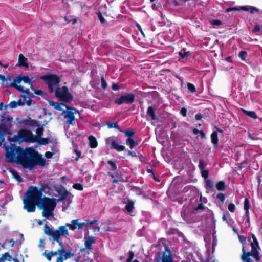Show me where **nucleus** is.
Instances as JSON below:
<instances>
[{
    "label": "nucleus",
    "instance_id": "f257e3e1",
    "mask_svg": "<svg viewBox=\"0 0 262 262\" xmlns=\"http://www.w3.org/2000/svg\"><path fill=\"white\" fill-rule=\"evenodd\" d=\"M6 158L8 161L22 165L23 168L32 170L35 166L43 167L46 161L41 154L32 147L24 148L14 144L6 147Z\"/></svg>",
    "mask_w": 262,
    "mask_h": 262
},
{
    "label": "nucleus",
    "instance_id": "f03ea898",
    "mask_svg": "<svg viewBox=\"0 0 262 262\" xmlns=\"http://www.w3.org/2000/svg\"><path fill=\"white\" fill-rule=\"evenodd\" d=\"M47 186L43 184L39 188L34 186L29 188L26 192V198L23 200L24 208L28 212H35L36 206L38 207L43 195L42 192Z\"/></svg>",
    "mask_w": 262,
    "mask_h": 262
},
{
    "label": "nucleus",
    "instance_id": "7ed1b4c3",
    "mask_svg": "<svg viewBox=\"0 0 262 262\" xmlns=\"http://www.w3.org/2000/svg\"><path fill=\"white\" fill-rule=\"evenodd\" d=\"M10 143L17 142L20 144L23 142L33 143L36 142L32 132L27 129H20L17 135H14L12 138H8Z\"/></svg>",
    "mask_w": 262,
    "mask_h": 262
},
{
    "label": "nucleus",
    "instance_id": "20e7f679",
    "mask_svg": "<svg viewBox=\"0 0 262 262\" xmlns=\"http://www.w3.org/2000/svg\"><path fill=\"white\" fill-rule=\"evenodd\" d=\"M251 237L253 239L252 241H251V238H248V241L250 243L251 251H246L245 250V247L243 245L242 247V255H251V257L255 259L256 262H259L260 261V256L259 255V250L260 249V247L259 242L256 236L254 234H251Z\"/></svg>",
    "mask_w": 262,
    "mask_h": 262
},
{
    "label": "nucleus",
    "instance_id": "39448f33",
    "mask_svg": "<svg viewBox=\"0 0 262 262\" xmlns=\"http://www.w3.org/2000/svg\"><path fill=\"white\" fill-rule=\"evenodd\" d=\"M76 114H79V111L77 109L67 105L66 106L65 108L62 110L60 115L66 120L67 124L68 125H74L76 120L75 115Z\"/></svg>",
    "mask_w": 262,
    "mask_h": 262
},
{
    "label": "nucleus",
    "instance_id": "423d86ee",
    "mask_svg": "<svg viewBox=\"0 0 262 262\" xmlns=\"http://www.w3.org/2000/svg\"><path fill=\"white\" fill-rule=\"evenodd\" d=\"M40 79L43 80L46 84H47L50 93H52L54 92L55 86H57L60 82V77L55 74L42 75L40 77Z\"/></svg>",
    "mask_w": 262,
    "mask_h": 262
},
{
    "label": "nucleus",
    "instance_id": "0eeeda50",
    "mask_svg": "<svg viewBox=\"0 0 262 262\" xmlns=\"http://www.w3.org/2000/svg\"><path fill=\"white\" fill-rule=\"evenodd\" d=\"M55 96L60 100L66 102H70L73 100V96L69 92L67 86H63L62 87H57L54 92Z\"/></svg>",
    "mask_w": 262,
    "mask_h": 262
},
{
    "label": "nucleus",
    "instance_id": "6e6552de",
    "mask_svg": "<svg viewBox=\"0 0 262 262\" xmlns=\"http://www.w3.org/2000/svg\"><path fill=\"white\" fill-rule=\"evenodd\" d=\"M106 146L110 149H114L117 152L124 151L126 149L123 143V145H119L117 142V137L115 136H110L105 140Z\"/></svg>",
    "mask_w": 262,
    "mask_h": 262
},
{
    "label": "nucleus",
    "instance_id": "1a4fd4ad",
    "mask_svg": "<svg viewBox=\"0 0 262 262\" xmlns=\"http://www.w3.org/2000/svg\"><path fill=\"white\" fill-rule=\"evenodd\" d=\"M56 199L44 196L41 198L38 208L40 209H44L54 211L56 206Z\"/></svg>",
    "mask_w": 262,
    "mask_h": 262
},
{
    "label": "nucleus",
    "instance_id": "9d476101",
    "mask_svg": "<svg viewBox=\"0 0 262 262\" xmlns=\"http://www.w3.org/2000/svg\"><path fill=\"white\" fill-rule=\"evenodd\" d=\"M135 96L133 93H126L124 95H121L119 98L114 101L116 104L120 105L122 104H130L135 101Z\"/></svg>",
    "mask_w": 262,
    "mask_h": 262
},
{
    "label": "nucleus",
    "instance_id": "9b49d317",
    "mask_svg": "<svg viewBox=\"0 0 262 262\" xmlns=\"http://www.w3.org/2000/svg\"><path fill=\"white\" fill-rule=\"evenodd\" d=\"M98 222V220L97 219H94L93 220L86 219L83 222L81 223V225L83 227V230L85 231V236L89 234V228L88 226V225L92 226V228L94 229H97L98 230H99Z\"/></svg>",
    "mask_w": 262,
    "mask_h": 262
},
{
    "label": "nucleus",
    "instance_id": "f8f14e48",
    "mask_svg": "<svg viewBox=\"0 0 262 262\" xmlns=\"http://www.w3.org/2000/svg\"><path fill=\"white\" fill-rule=\"evenodd\" d=\"M66 227V226H59L56 230L54 231L52 230L47 224H45L44 226V233L48 236H51L53 239L54 238H58L61 230L62 229L63 230Z\"/></svg>",
    "mask_w": 262,
    "mask_h": 262
},
{
    "label": "nucleus",
    "instance_id": "ddd939ff",
    "mask_svg": "<svg viewBox=\"0 0 262 262\" xmlns=\"http://www.w3.org/2000/svg\"><path fill=\"white\" fill-rule=\"evenodd\" d=\"M156 262H173L171 255V251L168 247L165 246V251L163 252L162 257L159 256Z\"/></svg>",
    "mask_w": 262,
    "mask_h": 262
},
{
    "label": "nucleus",
    "instance_id": "4468645a",
    "mask_svg": "<svg viewBox=\"0 0 262 262\" xmlns=\"http://www.w3.org/2000/svg\"><path fill=\"white\" fill-rule=\"evenodd\" d=\"M56 191L59 195V198L56 199V202H62L65 200L66 198L69 196V195L73 196V195L70 193V192L66 189V188L63 186H61L60 187L58 188Z\"/></svg>",
    "mask_w": 262,
    "mask_h": 262
},
{
    "label": "nucleus",
    "instance_id": "2eb2a0df",
    "mask_svg": "<svg viewBox=\"0 0 262 262\" xmlns=\"http://www.w3.org/2000/svg\"><path fill=\"white\" fill-rule=\"evenodd\" d=\"M86 236H85L84 237V245L85 248L80 249L81 252H85L86 249L91 252L92 250V245L95 244L96 242L94 236H89L88 238H86Z\"/></svg>",
    "mask_w": 262,
    "mask_h": 262
},
{
    "label": "nucleus",
    "instance_id": "dca6fc26",
    "mask_svg": "<svg viewBox=\"0 0 262 262\" xmlns=\"http://www.w3.org/2000/svg\"><path fill=\"white\" fill-rule=\"evenodd\" d=\"M78 219H75L71 221V223H67L65 226L68 227L72 231L77 229L78 230H83V227L81 225V223L78 222Z\"/></svg>",
    "mask_w": 262,
    "mask_h": 262
},
{
    "label": "nucleus",
    "instance_id": "f3484780",
    "mask_svg": "<svg viewBox=\"0 0 262 262\" xmlns=\"http://www.w3.org/2000/svg\"><path fill=\"white\" fill-rule=\"evenodd\" d=\"M19 124L26 126L36 127L39 126L38 122L36 120L28 118L27 119H21L19 121Z\"/></svg>",
    "mask_w": 262,
    "mask_h": 262
},
{
    "label": "nucleus",
    "instance_id": "a211bd4d",
    "mask_svg": "<svg viewBox=\"0 0 262 262\" xmlns=\"http://www.w3.org/2000/svg\"><path fill=\"white\" fill-rule=\"evenodd\" d=\"M69 232L67 228L66 227L63 230H61V232L59 233V235H58V237L57 238H54L53 241L57 242L60 246L59 249H65V246L62 242V241H60V238L61 236H63L64 235H69Z\"/></svg>",
    "mask_w": 262,
    "mask_h": 262
},
{
    "label": "nucleus",
    "instance_id": "6ab92c4d",
    "mask_svg": "<svg viewBox=\"0 0 262 262\" xmlns=\"http://www.w3.org/2000/svg\"><path fill=\"white\" fill-rule=\"evenodd\" d=\"M58 254H62L65 259H68L73 257L74 256V253L71 250H66L65 249H58L57 250Z\"/></svg>",
    "mask_w": 262,
    "mask_h": 262
},
{
    "label": "nucleus",
    "instance_id": "aec40b11",
    "mask_svg": "<svg viewBox=\"0 0 262 262\" xmlns=\"http://www.w3.org/2000/svg\"><path fill=\"white\" fill-rule=\"evenodd\" d=\"M23 81L25 83H27L32 86L33 82L28 76H18L16 78L14 79V82H17L18 84L20 83L21 81Z\"/></svg>",
    "mask_w": 262,
    "mask_h": 262
},
{
    "label": "nucleus",
    "instance_id": "412c9836",
    "mask_svg": "<svg viewBox=\"0 0 262 262\" xmlns=\"http://www.w3.org/2000/svg\"><path fill=\"white\" fill-rule=\"evenodd\" d=\"M146 116L147 119L149 117L152 121H155L158 119V117L156 115L155 109L152 106H149L148 107Z\"/></svg>",
    "mask_w": 262,
    "mask_h": 262
},
{
    "label": "nucleus",
    "instance_id": "4be33fe9",
    "mask_svg": "<svg viewBox=\"0 0 262 262\" xmlns=\"http://www.w3.org/2000/svg\"><path fill=\"white\" fill-rule=\"evenodd\" d=\"M49 105L53 107L54 109L61 111L64 109L63 107H65L67 105V104H64L62 103H59L52 101H49Z\"/></svg>",
    "mask_w": 262,
    "mask_h": 262
},
{
    "label": "nucleus",
    "instance_id": "5701e85b",
    "mask_svg": "<svg viewBox=\"0 0 262 262\" xmlns=\"http://www.w3.org/2000/svg\"><path fill=\"white\" fill-rule=\"evenodd\" d=\"M239 10H242L245 11H249L251 14H253L254 12H258L259 10L256 7H254L250 6H244L240 8Z\"/></svg>",
    "mask_w": 262,
    "mask_h": 262
},
{
    "label": "nucleus",
    "instance_id": "b1692460",
    "mask_svg": "<svg viewBox=\"0 0 262 262\" xmlns=\"http://www.w3.org/2000/svg\"><path fill=\"white\" fill-rule=\"evenodd\" d=\"M88 139L89 140L90 147L91 148H96L98 146V142L96 138L94 136L91 135L89 137Z\"/></svg>",
    "mask_w": 262,
    "mask_h": 262
},
{
    "label": "nucleus",
    "instance_id": "393cba45",
    "mask_svg": "<svg viewBox=\"0 0 262 262\" xmlns=\"http://www.w3.org/2000/svg\"><path fill=\"white\" fill-rule=\"evenodd\" d=\"M114 171L115 172L114 174L110 171H108L107 173L109 176H110L112 178L115 177L118 179H123V173L119 170L117 169V170Z\"/></svg>",
    "mask_w": 262,
    "mask_h": 262
},
{
    "label": "nucleus",
    "instance_id": "a878e982",
    "mask_svg": "<svg viewBox=\"0 0 262 262\" xmlns=\"http://www.w3.org/2000/svg\"><path fill=\"white\" fill-rule=\"evenodd\" d=\"M13 257L11 256L8 252H5L4 254H2V256L0 257V262H6V260L8 261H12Z\"/></svg>",
    "mask_w": 262,
    "mask_h": 262
},
{
    "label": "nucleus",
    "instance_id": "bb28decb",
    "mask_svg": "<svg viewBox=\"0 0 262 262\" xmlns=\"http://www.w3.org/2000/svg\"><path fill=\"white\" fill-rule=\"evenodd\" d=\"M27 61V59L22 54H20L18 56L19 65L20 66L28 67V64Z\"/></svg>",
    "mask_w": 262,
    "mask_h": 262
},
{
    "label": "nucleus",
    "instance_id": "cd10ccee",
    "mask_svg": "<svg viewBox=\"0 0 262 262\" xmlns=\"http://www.w3.org/2000/svg\"><path fill=\"white\" fill-rule=\"evenodd\" d=\"M211 143L214 145V146L216 147L219 142L217 132H213L211 134Z\"/></svg>",
    "mask_w": 262,
    "mask_h": 262
},
{
    "label": "nucleus",
    "instance_id": "c85d7f7f",
    "mask_svg": "<svg viewBox=\"0 0 262 262\" xmlns=\"http://www.w3.org/2000/svg\"><path fill=\"white\" fill-rule=\"evenodd\" d=\"M47 250L45 251V252L43 253V255H44L46 257L47 259L49 261H50L51 260L52 257L53 256H56L58 254L57 251H51L48 253H47Z\"/></svg>",
    "mask_w": 262,
    "mask_h": 262
},
{
    "label": "nucleus",
    "instance_id": "c756f323",
    "mask_svg": "<svg viewBox=\"0 0 262 262\" xmlns=\"http://www.w3.org/2000/svg\"><path fill=\"white\" fill-rule=\"evenodd\" d=\"M9 171L12 176V177L14 178L18 182H23L22 178L16 170L14 169H10Z\"/></svg>",
    "mask_w": 262,
    "mask_h": 262
},
{
    "label": "nucleus",
    "instance_id": "7c9ffc66",
    "mask_svg": "<svg viewBox=\"0 0 262 262\" xmlns=\"http://www.w3.org/2000/svg\"><path fill=\"white\" fill-rule=\"evenodd\" d=\"M0 132L2 135L4 137L7 134H10V128L4 124H1L0 125Z\"/></svg>",
    "mask_w": 262,
    "mask_h": 262
},
{
    "label": "nucleus",
    "instance_id": "2f4dec72",
    "mask_svg": "<svg viewBox=\"0 0 262 262\" xmlns=\"http://www.w3.org/2000/svg\"><path fill=\"white\" fill-rule=\"evenodd\" d=\"M215 187L219 191L225 190L226 188L225 182L223 181L218 182L215 185Z\"/></svg>",
    "mask_w": 262,
    "mask_h": 262
},
{
    "label": "nucleus",
    "instance_id": "473e14b6",
    "mask_svg": "<svg viewBox=\"0 0 262 262\" xmlns=\"http://www.w3.org/2000/svg\"><path fill=\"white\" fill-rule=\"evenodd\" d=\"M242 111L245 115H246L254 119H256V118H257V115L254 111H247L245 109H242Z\"/></svg>",
    "mask_w": 262,
    "mask_h": 262
},
{
    "label": "nucleus",
    "instance_id": "72a5a7b5",
    "mask_svg": "<svg viewBox=\"0 0 262 262\" xmlns=\"http://www.w3.org/2000/svg\"><path fill=\"white\" fill-rule=\"evenodd\" d=\"M118 130L123 132L125 134V137H127V139H132L133 136L134 135L135 132L133 130H123L120 128H118Z\"/></svg>",
    "mask_w": 262,
    "mask_h": 262
},
{
    "label": "nucleus",
    "instance_id": "f704fd0d",
    "mask_svg": "<svg viewBox=\"0 0 262 262\" xmlns=\"http://www.w3.org/2000/svg\"><path fill=\"white\" fill-rule=\"evenodd\" d=\"M134 208V203L132 200H129L125 206V209L128 213H132Z\"/></svg>",
    "mask_w": 262,
    "mask_h": 262
},
{
    "label": "nucleus",
    "instance_id": "c9c22d12",
    "mask_svg": "<svg viewBox=\"0 0 262 262\" xmlns=\"http://www.w3.org/2000/svg\"><path fill=\"white\" fill-rule=\"evenodd\" d=\"M205 187L207 190L210 191L213 190V183L212 180L210 179L206 180Z\"/></svg>",
    "mask_w": 262,
    "mask_h": 262
},
{
    "label": "nucleus",
    "instance_id": "e433bc0d",
    "mask_svg": "<svg viewBox=\"0 0 262 262\" xmlns=\"http://www.w3.org/2000/svg\"><path fill=\"white\" fill-rule=\"evenodd\" d=\"M40 145H46L50 142L49 139L48 138H38L37 141L36 142Z\"/></svg>",
    "mask_w": 262,
    "mask_h": 262
},
{
    "label": "nucleus",
    "instance_id": "4c0bfd02",
    "mask_svg": "<svg viewBox=\"0 0 262 262\" xmlns=\"http://www.w3.org/2000/svg\"><path fill=\"white\" fill-rule=\"evenodd\" d=\"M126 143L127 145H129V147L131 149H133L135 146L138 145V143L135 141L133 139H126Z\"/></svg>",
    "mask_w": 262,
    "mask_h": 262
},
{
    "label": "nucleus",
    "instance_id": "58836bf2",
    "mask_svg": "<svg viewBox=\"0 0 262 262\" xmlns=\"http://www.w3.org/2000/svg\"><path fill=\"white\" fill-rule=\"evenodd\" d=\"M189 210L187 207H183L181 211V216L184 220L187 221L189 219L188 217Z\"/></svg>",
    "mask_w": 262,
    "mask_h": 262
},
{
    "label": "nucleus",
    "instance_id": "ea45409f",
    "mask_svg": "<svg viewBox=\"0 0 262 262\" xmlns=\"http://www.w3.org/2000/svg\"><path fill=\"white\" fill-rule=\"evenodd\" d=\"M178 54L182 59H184L188 57L190 55V51H185V49H183L178 52Z\"/></svg>",
    "mask_w": 262,
    "mask_h": 262
},
{
    "label": "nucleus",
    "instance_id": "a19ab883",
    "mask_svg": "<svg viewBox=\"0 0 262 262\" xmlns=\"http://www.w3.org/2000/svg\"><path fill=\"white\" fill-rule=\"evenodd\" d=\"M64 20L67 23H71L72 25H74L77 21V18L71 16H66L64 17Z\"/></svg>",
    "mask_w": 262,
    "mask_h": 262
},
{
    "label": "nucleus",
    "instance_id": "79ce46f5",
    "mask_svg": "<svg viewBox=\"0 0 262 262\" xmlns=\"http://www.w3.org/2000/svg\"><path fill=\"white\" fill-rule=\"evenodd\" d=\"M107 163L110 166V170L111 171H115L117 169V166L115 162L112 160H108Z\"/></svg>",
    "mask_w": 262,
    "mask_h": 262
},
{
    "label": "nucleus",
    "instance_id": "37998d69",
    "mask_svg": "<svg viewBox=\"0 0 262 262\" xmlns=\"http://www.w3.org/2000/svg\"><path fill=\"white\" fill-rule=\"evenodd\" d=\"M17 84V83L14 82V80L13 82L11 83L10 86L15 88L17 91L22 93V92L24 91L23 86H22L21 85H18Z\"/></svg>",
    "mask_w": 262,
    "mask_h": 262
},
{
    "label": "nucleus",
    "instance_id": "c03bdc74",
    "mask_svg": "<svg viewBox=\"0 0 262 262\" xmlns=\"http://www.w3.org/2000/svg\"><path fill=\"white\" fill-rule=\"evenodd\" d=\"M106 125L107 126V128L109 129L115 128H119L118 127V122H106Z\"/></svg>",
    "mask_w": 262,
    "mask_h": 262
},
{
    "label": "nucleus",
    "instance_id": "a18cd8bd",
    "mask_svg": "<svg viewBox=\"0 0 262 262\" xmlns=\"http://www.w3.org/2000/svg\"><path fill=\"white\" fill-rule=\"evenodd\" d=\"M43 128H38L36 130V135L34 136L35 138H36V141H37V139L38 138H40L41 137V136L43 135Z\"/></svg>",
    "mask_w": 262,
    "mask_h": 262
},
{
    "label": "nucleus",
    "instance_id": "49530a36",
    "mask_svg": "<svg viewBox=\"0 0 262 262\" xmlns=\"http://www.w3.org/2000/svg\"><path fill=\"white\" fill-rule=\"evenodd\" d=\"M21 97L24 98L22 100L21 99L18 100L16 101L17 105L19 106H24L25 104V101L27 98V96L26 95H21Z\"/></svg>",
    "mask_w": 262,
    "mask_h": 262
},
{
    "label": "nucleus",
    "instance_id": "de8ad7c7",
    "mask_svg": "<svg viewBox=\"0 0 262 262\" xmlns=\"http://www.w3.org/2000/svg\"><path fill=\"white\" fill-rule=\"evenodd\" d=\"M43 209V211L42 212V216L43 217H46V219H49L50 216L51 214V213L53 211H50V210H48V209Z\"/></svg>",
    "mask_w": 262,
    "mask_h": 262
},
{
    "label": "nucleus",
    "instance_id": "09e8293b",
    "mask_svg": "<svg viewBox=\"0 0 262 262\" xmlns=\"http://www.w3.org/2000/svg\"><path fill=\"white\" fill-rule=\"evenodd\" d=\"M8 106L11 108H15L18 106L17 105L16 101H11L8 104H6L5 105V109L6 110Z\"/></svg>",
    "mask_w": 262,
    "mask_h": 262
},
{
    "label": "nucleus",
    "instance_id": "8fccbe9b",
    "mask_svg": "<svg viewBox=\"0 0 262 262\" xmlns=\"http://www.w3.org/2000/svg\"><path fill=\"white\" fill-rule=\"evenodd\" d=\"M73 188L75 189L82 191L83 190V185L80 183H75L73 185Z\"/></svg>",
    "mask_w": 262,
    "mask_h": 262
},
{
    "label": "nucleus",
    "instance_id": "3c124183",
    "mask_svg": "<svg viewBox=\"0 0 262 262\" xmlns=\"http://www.w3.org/2000/svg\"><path fill=\"white\" fill-rule=\"evenodd\" d=\"M206 166V164L205 163L204 160L203 159H200L199 160V164L198 165V167L200 170H205L204 168Z\"/></svg>",
    "mask_w": 262,
    "mask_h": 262
},
{
    "label": "nucleus",
    "instance_id": "603ef678",
    "mask_svg": "<svg viewBox=\"0 0 262 262\" xmlns=\"http://www.w3.org/2000/svg\"><path fill=\"white\" fill-rule=\"evenodd\" d=\"M187 88L191 93L195 92L196 91L195 85L191 83H187Z\"/></svg>",
    "mask_w": 262,
    "mask_h": 262
},
{
    "label": "nucleus",
    "instance_id": "864d4df0",
    "mask_svg": "<svg viewBox=\"0 0 262 262\" xmlns=\"http://www.w3.org/2000/svg\"><path fill=\"white\" fill-rule=\"evenodd\" d=\"M244 210H249L250 208V201L247 198H245L244 200Z\"/></svg>",
    "mask_w": 262,
    "mask_h": 262
},
{
    "label": "nucleus",
    "instance_id": "5fc2aeb1",
    "mask_svg": "<svg viewBox=\"0 0 262 262\" xmlns=\"http://www.w3.org/2000/svg\"><path fill=\"white\" fill-rule=\"evenodd\" d=\"M239 57L242 60H245L247 55V53L245 51H241L239 53Z\"/></svg>",
    "mask_w": 262,
    "mask_h": 262
},
{
    "label": "nucleus",
    "instance_id": "6e6d98bb",
    "mask_svg": "<svg viewBox=\"0 0 262 262\" xmlns=\"http://www.w3.org/2000/svg\"><path fill=\"white\" fill-rule=\"evenodd\" d=\"M101 87L103 90H105L107 86V83L104 77L101 78Z\"/></svg>",
    "mask_w": 262,
    "mask_h": 262
},
{
    "label": "nucleus",
    "instance_id": "4d7b16f0",
    "mask_svg": "<svg viewBox=\"0 0 262 262\" xmlns=\"http://www.w3.org/2000/svg\"><path fill=\"white\" fill-rule=\"evenodd\" d=\"M31 90L37 95L42 96L43 94V92L41 90H37L32 88L31 87Z\"/></svg>",
    "mask_w": 262,
    "mask_h": 262
},
{
    "label": "nucleus",
    "instance_id": "13d9d810",
    "mask_svg": "<svg viewBox=\"0 0 262 262\" xmlns=\"http://www.w3.org/2000/svg\"><path fill=\"white\" fill-rule=\"evenodd\" d=\"M201 171V175L203 178H204L205 180L208 179V177L209 176V170H203Z\"/></svg>",
    "mask_w": 262,
    "mask_h": 262
},
{
    "label": "nucleus",
    "instance_id": "bf43d9fd",
    "mask_svg": "<svg viewBox=\"0 0 262 262\" xmlns=\"http://www.w3.org/2000/svg\"><path fill=\"white\" fill-rule=\"evenodd\" d=\"M205 208V206L203 205L202 203H201L198 204V205L194 208V211H198V210H204Z\"/></svg>",
    "mask_w": 262,
    "mask_h": 262
},
{
    "label": "nucleus",
    "instance_id": "052dcab7",
    "mask_svg": "<svg viewBox=\"0 0 262 262\" xmlns=\"http://www.w3.org/2000/svg\"><path fill=\"white\" fill-rule=\"evenodd\" d=\"M228 209L231 212H234L235 211V206L233 203H231L228 205Z\"/></svg>",
    "mask_w": 262,
    "mask_h": 262
},
{
    "label": "nucleus",
    "instance_id": "680f3d73",
    "mask_svg": "<svg viewBox=\"0 0 262 262\" xmlns=\"http://www.w3.org/2000/svg\"><path fill=\"white\" fill-rule=\"evenodd\" d=\"M216 198L219 199L222 203H223L225 200V195L222 193H220L216 195Z\"/></svg>",
    "mask_w": 262,
    "mask_h": 262
},
{
    "label": "nucleus",
    "instance_id": "e2e57ef3",
    "mask_svg": "<svg viewBox=\"0 0 262 262\" xmlns=\"http://www.w3.org/2000/svg\"><path fill=\"white\" fill-rule=\"evenodd\" d=\"M134 257V253L133 251H129L128 257L126 259V262H131Z\"/></svg>",
    "mask_w": 262,
    "mask_h": 262
},
{
    "label": "nucleus",
    "instance_id": "0e129e2a",
    "mask_svg": "<svg viewBox=\"0 0 262 262\" xmlns=\"http://www.w3.org/2000/svg\"><path fill=\"white\" fill-rule=\"evenodd\" d=\"M178 233V230L173 228H169L167 231V233L169 235L176 234Z\"/></svg>",
    "mask_w": 262,
    "mask_h": 262
},
{
    "label": "nucleus",
    "instance_id": "69168bd1",
    "mask_svg": "<svg viewBox=\"0 0 262 262\" xmlns=\"http://www.w3.org/2000/svg\"><path fill=\"white\" fill-rule=\"evenodd\" d=\"M112 89L114 91H119L120 90V86L116 83L112 82Z\"/></svg>",
    "mask_w": 262,
    "mask_h": 262
},
{
    "label": "nucleus",
    "instance_id": "338daca9",
    "mask_svg": "<svg viewBox=\"0 0 262 262\" xmlns=\"http://www.w3.org/2000/svg\"><path fill=\"white\" fill-rule=\"evenodd\" d=\"M260 27L259 25L258 24H256L254 25V28L252 29V31L253 33H255L256 32L260 31Z\"/></svg>",
    "mask_w": 262,
    "mask_h": 262
},
{
    "label": "nucleus",
    "instance_id": "774afa93",
    "mask_svg": "<svg viewBox=\"0 0 262 262\" xmlns=\"http://www.w3.org/2000/svg\"><path fill=\"white\" fill-rule=\"evenodd\" d=\"M98 17L101 23H104L105 22V19L100 12L98 13Z\"/></svg>",
    "mask_w": 262,
    "mask_h": 262
}]
</instances>
